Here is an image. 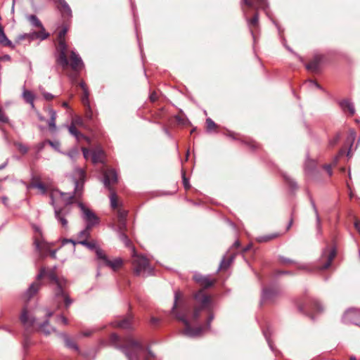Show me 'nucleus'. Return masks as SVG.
<instances>
[{
	"mask_svg": "<svg viewBox=\"0 0 360 360\" xmlns=\"http://www.w3.org/2000/svg\"><path fill=\"white\" fill-rule=\"evenodd\" d=\"M95 252H96L97 258L102 261V263L99 264V266H101L105 263V262L107 260L108 257L105 255V254L103 252V251L99 247L96 248Z\"/></svg>",
	"mask_w": 360,
	"mask_h": 360,
	"instance_id": "33",
	"label": "nucleus"
},
{
	"mask_svg": "<svg viewBox=\"0 0 360 360\" xmlns=\"http://www.w3.org/2000/svg\"><path fill=\"white\" fill-rule=\"evenodd\" d=\"M286 179L289 181V184L292 188H297V184L293 180H292L290 179Z\"/></svg>",
	"mask_w": 360,
	"mask_h": 360,
	"instance_id": "64",
	"label": "nucleus"
},
{
	"mask_svg": "<svg viewBox=\"0 0 360 360\" xmlns=\"http://www.w3.org/2000/svg\"><path fill=\"white\" fill-rule=\"evenodd\" d=\"M154 357H155L154 354L150 350H148V354L145 357L144 360H150V359L154 358Z\"/></svg>",
	"mask_w": 360,
	"mask_h": 360,
	"instance_id": "61",
	"label": "nucleus"
},
{
	"mask_svg": "<svg viewBox=\"0 0 360 360\" xmlns=\"http://www.w3.org/2000/svg\"><path fill=\"white\" fill-rule=\"evenodd\" d=\"M92 115H93V112H92V110H91V106L89 105V108H86L85 117H86L87 119L91 120V119L92 118Z\"/></svg>",
	"mask_w": 360,
	"mask_h": 360,
	"instance_id": "55",
	"label": "nucleus"
},
{
	"mask_svg": "<svg viewBox=\"0 0 360 360\" xmlns=\"http://www.w3.org/2000/svg\"><path fill=\"white\" fill-rule=\"evenodd\" d=\"M176 318L179 321H181L185 326V328L184 330L183 333L188 337L195 338L201 335L204 330H209L210 328V324L212 320L214 319V315L210 314L209 316L206 326H200L196 328H193L191 326L189 321H188L186 316L184 314H177Z\"/></svg>",
	"mask_w": 360,
	"mask_h": 360,
	"instance_id": "5",
	"label": "nucleus"
},
{
	"mask_svg": "<svg viewBox=\"0 0 360 360\" xmlns=\"http://www.w3.org/2000/svg\"><path fill=\"white\" fill-rule=\"evenodd\" d=\"M158 99V95L155 92H153L150 95V100L152 101V102H155Z\"/></svg>",
	"mask_w": 360,
	"mask_h": 360,
	"instance_id": "60",
	"label": "nucleus"
},
{
	"mask_svg": "<svg viewBox=\"0 0 360 360\" xmlns=\"http://www.w3.org/2000/svg\"><path fill=\"white\" fill-rule=\"evenodd\" d=\"M122 264L123 261L121 258H115L112 260H110L108 258L103 266H108L112 271H115L122 266Z\"/></svg>",
	"mask_w": 360,
	"mask_h": 360,
	"instance_id": "18",
	"label": "nucleus"
},
{
	"mask_svg": "<svg viewBox=\"0 0 360 360\" xmlns=\"http://www.w3.org/2000/svg\"><path fill=\"white\" fill-rule=\"evenodd\" d=\"M132 252V265L134 274L136 276L151 274L153 269L149 264L148 259L143 256L136 255L134 248H133Z\"/></svg>",
	"mask_w": 360,
	"mask_h": 360,
	"instance_id": "6",
	"label": "nucleus"
},
{
	"mask_svg": "<svg viewBox=\"0 0 360 360\" xmlns=\"http://www.w3.org/2000/svg\"><path fill=\"white\" fill-rule=\"evenodd\" d=\"M180 297H181V292L179 291H176L174 293V305L172 307L173 312L174 311L175 309L176 308L177 302H178L179 299L180 298Z\"/></svg>",
	"mask_w": 360,
	"mask_h": 360,
	"instance_id": "46",
	"label": "nucleus"
},
{
	"mask_svg": "<svg viewBox=\"0 0 360 360\" xmlns=\"http://www.w3.org/2000/svg\"><path fill=\"white\" fill-rule=\"evenodd\" d=\"M315 167V162L312 160H307L305 163L304 169L306 173H309Z\"/></svg>",
	"mask_w": 360,
	"mask_h": 360,
	"instance_id": "38",
	"label": "nucleus"
},
{
	"mask_svg": "<svg viewBox=\"0 0 360 360\" xmlns=\"http://www.w3.org/2000/svg\"><path fill=\"white\" fill-rule=\"evenodd\" d=\"M22 96L24 99V101L30 104L31 107L33 108L34 107V101L35 98L34 94L29 90L25 89L23 88Z\"/></svg>",
	"mask_w": 360,
	"mask_h": 360,
	"instance_id": "22",
	"label": "nucleus"
},
{
	"mask_svg": "<svg viewBox=\"0 0 360 360\" xmlns=\"http://www.w3.org/2000/svg\"><path fill=\"white\" fill-rule=\"evenodd\" d=\"M120 239L124 243L126 246L130 245V240L124 232L120 233Z\"/></svg>",
	"mask_w": 360,
	"mask_h": 360,
	"instance_id": "43",
	"label": "nucleus"
},
{
	"mask_svg": "<svg viewBox=\"0 0 360 360\" xmlns=\"http://www.w3.org/2000/svg\"><path fill=\"white\" fill-rule=\"evenodd\" d=\"M20 321L23 326L26 328H30L33 326L35 322V319L32 317H30L27 314V309H23L21 315L20 316Z\"/></svg>",
	"mask_w": 360,
	"mask_h": 360,
	"instance_id": "16",
	"label": "nucleus"
},
{
	"mask_svg": "<svg viewBox=\"0 0 360 360\" xmlns=\"http://www.w3.org/2000/svg\"><path fill=\"white\" fill-rule=\"evenodd\" d=\"M46 276L56 285L55 297L57 302L60 303L63 301L66 307H68L71 304L72 300L64 292V288L67 283L66 280L64 278H58L54 270L46 271L44 268L41 269L39 274L37 275V279L39 280Z\"/></svg>",
	"mask_w": 360,
	"mask_h": 360,
	"instance_id": "2",
	"label": "nucleus"
},
{
	"mask_svg": "<svg viewBox=\"0 0 360 360\" xmlns=\"http://www.w3.org/2000/svg\"><path fill=\"white\" fill-rule=\"evenodd\" d=\"M343 320L346 323H353L360 326V309L347 310L344 314Z\"/></svg>",
	"mask_w": 360,
	"mask_h": 360,
	"instance_id": "10",
	"label": "nucleus"
},
{
	"mask_svg": "<svg viewBox=\"0 0 360 360\" xmlns=\"http://www.w3.org/2000/svg\"><path fill=\"white\" fill-rule=\"evenodd\" d=\"M274 295H275L274 291H273L271 290H269V289L264 290L262 292V300L266 301V300H271L274 297Z\"/></svg>",
	"mask_w": 360,
	"mask_h": 360,
	"instance_id": "34",
	"label": "nucleus"
},
{
	"mask_svg": "<svg viewBox=\"0 0 360 360\" xmlns=\"http://www.w3.org/2000/svg\"><path fill=\"white\" fill-rule=\"evenodd\" d=\"M41 92L44 99L46 101H51L54 98V96L53 94L45 91L44 89H41Z\"/></svg>",
	"mask_w": 360,
	"mask_h": 360,
	"instance_id": "45",
	"label": "nucleus"
},
{
	"mask_svg": "<svg viewBox=\"0 0 360 360\" xmlns=\"http://www.w3.org/2000/svg\"><path fill=\"white\" fill-rule=\"evenodd\" d=\"M243 1L249 7H254L255 4L260 8H265L266 6V0H243Z\"/></svg>",
	"mask_w": 360,
	"mask_h": 360,
	"instance_id": "24",
	"label": "nucleus"
},
{
	"mask_svg": "<svg viewBox=\"0 0 360 360\" xmlns=\"http://www.w3.org/2000/svg\"><path fill=\"white\" fill-rule=\"evenodd\" d=\"M183 184L186 189H188L191 187L188 180L186 178L184 173L183 174Z\"/></svg>",
	"mask_w": 360,
	"mask_h": 360,
	"instance_id": "56",
	"label": "nucleus"
},
{
	"mask_svg": "<svg viewBox=\"0 0 360 360\" xmlns=\"http://www.w3.org/2000/svg\"><path fill=\"white\" fill-rule=\"evenodd\" d=\"M248 26L250 29L254 41H255V32L259 28V15L255 13L251 19H247Z\"/></svg>",
	"mask_w": 360,
	"mask_h": 360,
	"instance_id": "12",
	"label": "nucleus"
},
{
	"mask_svg": "<svg viewBox=\"0 0 360 360\" xmlns=\"http://www.w3.org/2000/svg\"><path fill=\"white\" fill-rule=\"evenodd\" d=\"M277 236V235L267 236L264 237L262 239L259 240V241H268L272 238H274Z\"/></svg>",
	"mask_w": 360,
	"mask_h": 360,
	"instance_id": "59",
	"label": "nucleus"
},
{
	"mask_svg": "<svg viewBox=\"0 0 360 360\" xmlns=\"http://www.w3.org/2000/svg\"><path fill=\"white\" fill-rule=\"evenodd\" d=\"M133 317L131 315H128L127 316L122 319L121 320L116 321L115 322V326L123 329H129L131 328L132 324Z\"/></svg>",
	"mask_w": 360,
	"mask_h": 360,
	"instance_id": "17",
	"label": "nucleus"
},
{
	"mask_svg": "<svg viewBox=\"0 0 360 360\" xmlns=\"http://www.w3.org/2000/svg\"><path fill=\"white\" fill-rule=\"evenodd\" d=\"M39 330L45 335H49L51 332H54L56 330L51 327L48 320L45 321L43 323L39 326Z\"/></svg>",
	"mask_w": 360,
	"mask_h": 360,
	"instance_id": "26",
	"label": "nucleus"
},
{
	"mask_svg": "<svg viewBox=\"0 0 360 360\" xmlns=\"http://www.w3.org/2000/svg\"><path fill=\"white\" fill-rule=\"evenodd\" d=\"M280 259H281V262L283 263V264H291V263H293V262L292 260H290V259H287V258H285L283 257H281Z\"/></svg>",
	"mask_w": 360,
	"mask_h": 360,
	"instance_id": "58",
	"label": "nucleus"
},
{
	"mask_svg": "<svg viewBox=\"0 0 360 360\" xmlns=\"http://www.w3.org/2000/svg\"><path fill=\"white\" fill-rule=\"evenodd\" d=\"M117 181V175L114 169H107L103 173V184L105 188L110 191V200L112 209L118 207L117 197L116 193L112 191L111 185Z\"/></svg>",
	"mask_w": 360,
	"mask_h": 360,
	"instance_id": "7",
	"label": "nucleus"
},
{
	"mask_svg": "<svg viewBox=\"0 0 360 360\" xmlns=\"http://www.w3.org/2000/svg\"><path fill=\"white\" fill-rule=\"evenodd\" d=\"M57 322L62 323L63 325H67L68 323V319L64 316H59L57 318Z\"/></svg>",
	"mask_w": 360,
	"mask_h": 360,
	"instance_id": "52",
	"label": "nucleus"
},
{
	"mask_svg": "<svg viewBox=\"0 0 360 360\" xmlns=\"http://www.w3.org/2000/svg\"><path fill=\"white\" fill-rule=\"evenodd\" d=\"M14 146L22 154H26L28 151V148L20 142H14Z\"/></svg>",
	"mask_w": 360,
	"mask_h": 360,
	"instance_id": "37",
	"label": "nucleus"
},
{
	"mask_svg": "<svg viewBox=\"0 0 360 360\" xmlns=\"http://www.w3.org/2000/svg\"><path fill=\"white\" fill-rule=\"evenodd\" d=\"M72 124L75 126H80L84 127V121L81 117L77 116L75 117L72 122Z\"/></svg>",
	"mask_w": 360,
	"mask_h": 360,
	"instance_id": "44",
	"label": "nucleus"
},
{
	"mask_svg": "<svg viewBox=\"0 0 360 360\" xmlns=\"http://www.w3.org/2000/svg\"><path fill=\"white\" fill-rule=\"evenodd\" d=\"M30 39H39L40 40H44L49 37V34L46 32L45 29L39 30V32L34 31L28 34Z\"/></svg>",
	"mask_w": 360,
	"mask_h": 360,
	"instance_id": "19",
	"label": "nucleus"
},
{
	"mask_svg": "<svg viewBox=\"0 0 360 360\" xmlns=\"http://www.w3.org/2000/svg\"><path fill=\"white\" fill-rule=\"evenodd\" d=\"M60 335L64 339V341H65V346L70 349H75L76 351H77L79 349L77 345L72 341L71 340L68 336L65 333H61Z\"/></svg>",
	"mask_w": 360,
	"mask_h": 360,
	"instance_id": "31",
	"label": "nucleus"
},
{
	"mask_svg": "<svg viewBox=\"0 0 360 360\" xmlns=\"http://www.w3.org/2000/svg\"><path fill=\"white\" fill-rule=\"evenodd\" d=\"M47 143V141H42L39 143H38L37 146H36V150H37V153H39L41 152L45 147L46 144Z\"/></svg>",
	"mask_w": 360,
	"mask_h": 360,
	"instance_id": "49",
	"label": "nucleus"
},
{
	"mask_svg": "<svg viewBox=\"0 0 360 360\" xmlns=\"http://www.w3.org/2000/svg\"><path fill=\"white\" fill-rule=\"evenodd\" d=\"M311 203L316 216L317 228H320L321 220L314 201L311 198Z\"/></svg>",
	"mask_w": 360,
	"mask_h": 360,
	"instance_id": "42",
	"label": "nucleus"
},
{
	"mask_svg": "<svg viewBox=\"0 0 360 360\" xmlns=\"http://www.w3.org/2000/svg\"><path fill=\"white\" fill-rule=\"evenodd\" d=\"M0 44L12 49L15 47L13 42L6 37L2 26H0Z\"/></svg>",
	"mask_w": 360,
	"mask_h": 360,
	"instance_id": "23",
	"label": "nucleus"
},
{
	"mask_svg": "<svg viewBox=\"0 0 360 360\" xmlns=\"http://www.w3.org/2000/svg\"><path fill=\"white\" fill-rule=\"evenodd\" d=\"M27 20L34 27H38L39 30L45 29L39 19L35 15H30L27 16Z\"/></svg>",
	"mask_w": 360,
	"mask_h": 360,
	"instance_id": "25",
	"label": "nucleus"
},
{
	"mask_svg": "<svg viewBox=\"0 0 360 360\" xmlns=\"http://www.w3.org/2000/svg\"><path fill=\"white\" fill-rule=\"evenodd\" d=\"M47 143H49L51 147H53L55 150H59L60 148V143L58 141H47Z\"/></svg>",
	"mask_w": 360,
	"mask_h": 360,
	"instance_id": "48",
	"label": "nucleus"
},
{
	"mask_svg": "<svg viewBox=\"0 0 360 360\" xmlns=\"http://www.w3.org/2000/svg\"><path fill=\"white\" fill-rule=\"evenodd\" d=\"M68 131L72 135L74 136L78 141L80 140L81 139H86L88 140V138L86 137L85 136H84L82 134H81L77 129H76V126H75L74 124H71V125H70L68 127Z\"/></svg>",
	"mask_w": 360,
	"mask_h": 360,
	"instance_id": "27",
	"label": "nucleus"
},
{
	"mask_svg": "<svg viewBox=\"0 0 360 360\" xmlns=\"http://www.w3.org/2000/svg\"><path fill=\"white\" fill-rule=\"evenodd\" d=\"M308 82H309V84L310 85V86H315L318 89H321V86H319V84H317L316 82L309 80Z\"/></svg>",
	"mask_w": 360,
	"mask_h": 360,
	"instance_id": "62",
	"label": "nucleus"
},
{
	"mask_svg": "<svg viewBox=\"0 0 360 360\" xmlns=\"http://www.w3.org/2000/svg\"><path fill=\"white\" fill-rule=\"evenodd\" d=\"M27 188H37L39 191V192L41 194H45L46 193V188L45 185L40 181L32 182L28 186Z\"/></svg>",
	"mask_w": 360,
	"mask_h": 360,
	"instance_id": "30",
	"label": "nucleus"
},
{
	"mask_svg": "<svg viewBox=\"0 0 360 360\" xmlns=\"http://www.w3.org/2000/svg\"><path fill=\"white\" fill-rule=\"evenodd\" d=\"M193 279L199 284L207 288L214 284V281L211 280L208 276H203L200 274H195Z\"/></svg>",
	"mask_w": 360,
	"mask_h": 360,
	"instance_id": "13",
	"label": "nucleus"
},
{
	"mask_svg": "<svg viewBox=\"0 0 360 360\" xmlns=\"http://www.w3.org/2000/svg\"><path fill=\"white\" fill-rule=\"evenodd\" d=\"M119 340V336L115 333H113L110 336V340L113 342L117 341Z\"/></svg>",
	"mask_w": 360,
	"mask_h": 360,
	"instance_id": "63",
	"label": "nucleus"
},
{
	"mask_svg": "<svg viewBox=\"0 0 360 360\" xmlns=\"http://www.w3.org/2000/svg\"><path fill=\"white\" fill-rule=\"evenodd\" d=\"M339 139L340 135L337 134L334 138L329 141V146L331 147L334 146L338 142Z\"/></svg>",
	"mask_w": 360,
	"mask_h": 360,
	"instance_id": "50",
	"label": "nucleus"
},
{
	"mask_svg": "<svg viewBox=\"0 0 360 360\" xmlns=\"http://www.w3.org/2000/svg\"><path fill=\"white\" fill-rule=\"evenodd\" d=\"M40 285L39 283L35 282L31 284L30 288L25 292L24 296L25 297L27 300H29L32 296H34L39 290Z\"/></svg>",
	"mask_w": 360,
	"mask_h": 360,
	"instance_id": "21",
	"label": "nucleus"
},
{
	"mask_svg": "<svg viewBox=\"0 0 360 360\" xmlns=\"http://www.w3.org/2000/svg\"><path fill=\"white\" fill-rule=\"evenodd\" d=\"M323 168L326 170L329 176L333 174L332 166L330 165H324Z\"/></svg>",
	"mask_w": 360,
	"mask_h": 360,
	"instance_id": "57",
	"label": "nucleus"
},
{
	"mask_svg": "<svg viewBox=\"0 0 360 360\" xmlns=\"http://www.w3.org/2000/svg\"><path fill=\"white\" fill-rule=\"evenodd\" d=\"M336 255V249L334 247H326L322 252L321 257L320 258V264L318 269L320 270H324L328 269L334 257Z\"/></svg>",
	"mask_w": 360,
	"mask_h": 360,
	"instance_id": "9",
	"label": "nucleus"
},
{
	"mask_svg": "<svg viewBox=\"0 0 360 360\" xmlns=\"http://www.w3.org/2000/svg\"><path fill=\"white\" fill-rule=\"evenodd\" d=\"M78 244H81L91 250H95L98 248L95 240L88 241L87 240H78Z\"/></svg>",
	"mask_w": 360,
	"mask_h": 360,
	"instance_id": "32",
	"label": "nucleus"
},
{
	"mask_svg": "<svg viewBox=\"0 0 360 360\" xmlns=\"http://www.w3.org/2000/svg\"><path fill=\"white\" fill-rule=\"evenodd\" d=\"M323 56L321 55H315L312 60L306 65V68L312 72H316L319 70L321 61Z\"/></svg>",
	"mask_w": 360,
	"mask_h": 360,
	"instance_id": "14",
	"label": "nucleus"
},
{
	"mask_svg": "<svg viewBox=\"0 0 360 360\" xmlns=\"http://www.w3.org/2000/svg\"><path fill=\"white\" fill-rule=\"evenodd\" d=\"M68 243H72L74 246H75L76 244L78 243V241H75V240L73 239H63L62 240V244L64 245H66Z\"/></svg>",
	"mask_w": 360,
	"mask_h": 360,
	"instance_id": "51",
	"label": "nucleus"
},
{
	"mask_svg": "<svg viewBox=\"0 0 360 360\" xmlns=\"http://www.w3.org/2000/svg\"><path fill=\"white\" fill-rule=\"evenodd\" d=\"M117 227L119 233H123V231L126 228V220L118 221Z\"/></svg>",
	"mask_w": 360,
	"mask_h": 360,
	"instance_id": "47",
	"label": "nucleus"
},
{
	"mask_svg": "<svg viewBox=\"0 0 360 360\" xmlns=\"http://www.w3.org/2000/svg\"><path fill=\"white\" fill-rule=\"evenodd\" d=\"M91 161L94 164L103 163L104 160V152L101 148H95L91 152Z\"/></svg>",
	"mask_w": 360,
	"mask_h": 360,
	"instance_id": "15",
	"label": "nucleus"
},
{
	"mask_svg": "<svg viewBox=\"0 0 360 360\" xmlns=\"http://www.w3.org/2000/svg\"><path fill=\"white\" fill-rule=\"evenodd\" d=\"M233 257H231L229 260H226V259L224 257L220 262L219 269L227 268L229 266L231 261L233 260Z\"/></svg>",
	"mask_w": 360,
	"mask_h": 360,
	"instance_id": "41",
	"label": "nucleus"
},
{
	"mask_svg": "<svg viewBox=\"0 0 360 360\" xmlns=\"http://www.w3.org/2000/svg\"><path fill=\"white\" fill-rule=\"evenodd\" d=\"M89 92L88 89H85L84 91H83V96L82 97V102L83 105L85 106V108H89Z\"/></svg>",
	"mask_w": 360,
	"mask_h": 360,
	"instance_id": "35",
	"label": "nucleus"
},
{
	"mask_svg": "<svg viewBox=\"0 0 360 360\" xmlns=\"http://www.w3.org/2000/svg\"><path fill=\"white\" fill-rule=\"evenodd\" d=\"M82 150L83 152V155H84V157L85 159H88L89 156H91V150L86 148H82Z\"/></svg>",
	"mask_w": 360,
	"mask_h": 360,
	"instance_id": "54",
	"label": "nucleus"
},
{
	"mask_svg": "<svg viewBox=\"0 0 360 360\" xmlns=\"http://www.w3.org/2000/svg\"><path fill=\"white\" fill-rule=\"evenodd\" d=\"M128 212L123 209H118L117 210V218L118 221L126 220Z\"/></svg>",
	"mask_w": 360,
	"mask_h": 360,
	"instance_id": "39",
	"label": "nucleus"
},
{
	"mask_svg": "<svg viewBox=\"0 0 360 360\" xmlns=\"http://www.w3.org/2000/svg\"><path fill=\"white\" fill-rule=\"evenodd\" d=\"M91 229L92 228H89L88 226H86V227L83 230L79 231L77 234V238L79 239V240H87L90 237Z\"/></svg>",
	"mask_w": 360,
	"mask_h": 360,
	"instance_id": "29",
	"label": "nucleus"
},
{
	"mask_svg": "<svg viewBox=\"0 0 360 360\" xmlns=\"http://www.w3.org/2000/svg\"><path fill=\"white\" fill-rule=\"evenodd\" d=\"M128 360H139V355L144 351L143 347L131 338L126 340L124 345L119 347Z\"/></svg>",
	"mask_w": 360,
	"mask_h": 360,
	"instance_id": "4",
	"label": "nucleus"
},
{
	"mask_svg": "<svg viewBox=\"0 0 360 360\" xmlns=\"http://www.w3.org/2000/svg\"><path fill=\"white\" fill-rule=\"evenodd\" d=\"M206 125L207 131H211L217 127V124L211 118H207L206 120Z\"/></svg>",
	"mask_w": 360,
	"mask_h": 360,
	"instance_id": "40",
	"label": "nucleus"
},
{
	"mask_svg": "<svg viewBox=\"0 0 360 360\" xmlns=\"http://www.w3.org/2000/svg\"><path fill=\"white\" fill-rule=\"evenodd\" d=\"M340 106L344 112L348 110L351 115H354L355 108L354 104L349 100H343L340 101Z\"/></svg>",
	"mask_w": 360,
	"mask_h": 360,
	"instance_id": "20",
	"label": "nucleus"
},
{
	"mask_svg": "<svg viewBox=\"0 0 360 360\" xmlns=\"http://www.w3.org/2000/svg\"><path fill=\"white\" fill-rule=\"evenodd\" d=\"M70 65L72 70H79L84 67V63L81 57L74 51H71L70 52Z\"/></svg>",
	"mask_w": 360,
	"mask_h": 360,
	"instance_id": "11",
	"label": "nucleus"
},
{
	"mask_svg": "<svg viewBox=\"0 0 360 360\" xmlns=\"http://www.w3.org/2000/svg\"><path fill=\"white\" fill-rule=\"evenodd\" d=\"M49 114H50V119L48 122L49 129L51 130H55L56 129V112L55 110L50 109Z\"/></svg>",
	"mask_w": 360,
	"mask_h": 360,
	"instance_id": "28",
	"label": "nucleus"
},
{
	"mask_svg": "<svg viewBox=\"0 0 360 360\" xmlns=\"http://www.w3.org/2000/svg\"><path fill=\"white\" fill-rule=\"evenodd\" d=\"M67 32L68 28L64 27L58 34V44L56 47L57 56L56 60L57 64L61 66L63 69H66L69 65L68 60V48L65 39Z\"/></svg>",
	"mask_w": 360,
	"mask_h": 360,
	"instance_id": "3",
	"label": "nucleus"
},
{
	"mask_svg": "<svg viewBox=\"0 0 360 360\" xmlns=\"http://www.w3.org/2000/svg\"><path fill=\"white\" fill-rule=\"evenodd\" d=\"M54 3L58 4L60 6H61L62 8L65 12H67L68 13H71V9L68 4L66 3L65 0H52Z\"/></svg>",
	"mask_w": 360,
	"mask_h": 360,
	"instance_id": "36",
	"label": "nucleus"
},
{
	"mask_svg": "<svg viewBox=\"0 0 360 360\" xmlns=\"http://www.w3.org/2000/svg\"><path fill=\"white\" fill-rule=\"evenodd\" d=\"M74 174L77 179L74 181L73 193H65L56 189L50 193L51 204L54 208L55 217L63 228L68 229V221L66 217L70 213V206L77 202L82 211V217L86 221V226L92 228L98 224V218L90 209L79 201L82 195L83 184L86 177L85 171L82 168H75Z\"/></svg>",
	"mask_w": 360,
	"mask_h": 360,
	"instance_id": "1",
	"label": "nucleus"
},
{
	"mask_svg": "<svg viewBox=\"0 0 360 360\" xmlns=\"http://www.w3.org/2000/svg\"><path fill=\"white\" fill-rule=\"evenodd\" d=\"M314 307L318 311H323V307L321 306V304L316 300L314 302Z\"/></svg>",
	"mask_w": 360,
	"mask_h": 360,
	"instance_id": "53",
	"label": "nucleus"
},
{
	"mask_svg": "<svg viewBox=\"0 0 360 360\" xmlns=\"http://www.w3.org/2000/svg\"><path fill=\"white\" fill-rule=\"evenodd\" d=\"M194 297L196 301L201 304L200 307H195L193 313L192 319L195 321L198 319L202 309L209 307V305L211 302V299L210 296L205 294L203 290H200L198 292H197Z\"/></svg>",
	"mask_w": 360,
	"mask_h": 360,
	"instance_id": "8",
	"label": "nucleus"
}]
</instances>
